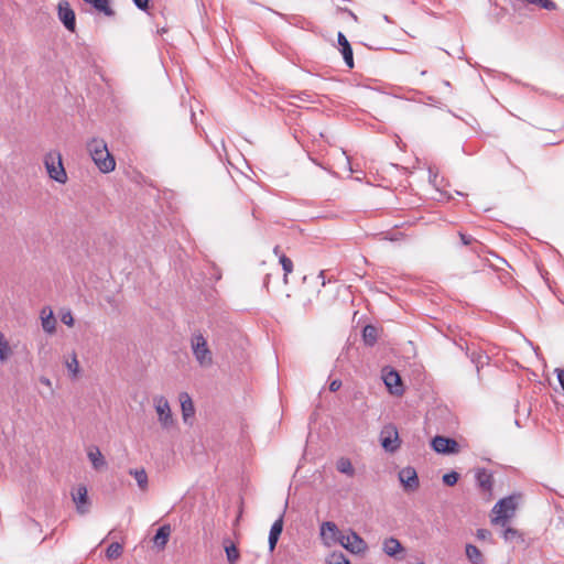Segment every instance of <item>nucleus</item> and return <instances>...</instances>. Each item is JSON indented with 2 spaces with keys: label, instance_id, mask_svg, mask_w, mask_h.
Masks as SVG:
<instances>
[{
  "label": "nucleus",
  "instance_id": "1",
  "mask_svg": "<svg viewBox=\"0 0 564 564\" xmlns=\"http://www.w3.org/2000/svg\"><path fill=\"white\" fill-rule=\"evenodd\" d=\"M87 150L100 172L109 173L115 170L116 161L110 154L105 140L98 138L91 139L87 143Z\"/></svg>",
  "mask_w": 564,
  "mask_h": 564
},
{
  "label": "nucleus",
  "instance_id": "2",
  "mask_svg": "<svg viewBox=\"0 0 564 564\" xmlns=\"http://www.w3.org/2000/svg\"><path fill=\"white\" fill-rule=\"evenodd\" d=\"M193 355L200 367L207 368L213 365V352L208 347L207 339L199 332L191 337Z\"/></svg>",
  "mask_w": 564,
  "mask_h": 564
},
{
  "label": "nucleus",
  "instance_id": "3",
  "mask_svg": "<svg viewBox=\"0 0 564 564\" xmlns=\"http://www.w3.org/2000/svg\"><path fill=\"white\" fill-rule=\"evenodd\" d=\"M517 509V497L509 496L500 499L494 507L491 522L497 525L506 527L509 519L514 516Z\"/></svg>",
  "mask_w": 564,
  "mask_h": 564
},
{
  "label": "nucleus",
  "instance_id": "4",
  "mask_svg": "<svg viewBox=\"0 0 564 564\" xmlns=\"http://www.w3.org/2000/svg\"><path fill=\"white\" fill-rule=\"evenodd\" d=\"M44 164L48 173V176L52 180L61 184L66 183L67 174L62 163V156L58 152L47 153L44 158Z\"/></svg>",
  "mask_w": 564,
  "mask_h": 564
},
{
  "label": "nucleus",
  "instance_id": "5",
  "mask_svg": "<svg viewBox=\"0 0 564 564\" xmlns=\"http://www.w3.org/2000/svg\"><path fill=\"white\" fill-rule=\"evenodd\" d=\"M154 408L158 414V420L164 430H170L175 425L170 403L163 395H155L153 398Z\"/></svg>",
  "mask_w": 564,
  "mask_h": 564
},
{
  "label": "nucleus",
  "instance_id": "6",
  "mask_svg": "<svg viewBox=\"0 0 564 564\" xmlns=\"http://www.w3.org/2000/svg\"><path fill=\"white\" fill-rule=\"evenodd\" d=\"M380 444L388 453H395L401 445L399 432L395 425L387 424L380 432Z\"/></svg>",
  "mask_w": 564,
  "mask_h": 564
},
{
  "label": "nucleus",
  "instance_id": "7",
  "mask_svg": "<svg viewBox=\"0 0 564 564\" xmlns=\"http://www.w3.org/2000/svg\"><path fill=\"white\" fill-rule=\"evenodd\" d=\"M337 543L354 554H361L367 550V543L355 531L341 533Z\"/></svg>",
  "mask_w": 564,
  "mask_h": 564
},
{
  "label": "nucleus",
  "instance_id": "8",
  "mask_svg": "<svg viewBox=\"0 0 564 564\" xmlns=\"http://www.w3.org/2000/svg\"><path fill=\"white\" fill-rule=\"evenodd\" d=\"M57 14H58V19L63 23V25L68 31L74 32L76 29V18H75V12L70 8V4L68 1L62 0L58 2Z\"/></svg>",
  "mask_w": 564,
  "mask_h": 564
},
{
  "label": "nucleus",
  "instance_id": "9",
  "mask_svg": "<svg viewBox=\"0 0 564 564\" xmlns=\"http://www.w3.org/2000/svg\"><path fill=\"white\" fill-rule=\"evenodd\" d=\"M432 447L441 454H455L458 453L459 445L453 438L437 435L432 440Z\"/></svg>",
  "mask_w": 564,
  "mask_h": 564
},
{
  "label": "nucleus",
  "instance_id": "10",
  "mask_svg": "<svg viewBox=\"0 0 564 564\" xmlns=\"http://www.w3.org/2000/svg\"><path fill=\"white\" fill-rule=\"evenodd\" d=\"M382 551L388 556L393 557L398 561L404 558L405 549L403 547L401 542L393 536L386 538L382 541Z\"/></svg>",
  "mask_w": 564,
  "mask_h": 564
},
{
  "label": "nucleus",
  "instance_id": "11",
  "mask_svg": "<svg viewBox=\"0 0 564 564\" xmlns=\"http://www.w3.org/2000/svg\"><path fill=\"white\" fill-rule=\"evenodd\" d=\"M399 480L406 491H414L420 486L416 470L410 466L404 467L399 471Z\"/></svg>",
  "mask_w": 564,
  "mask_h": 564
},
{
  "label": "nucleus",
  "instance_id": "12",
  "mask_svg": "<svg viewBox=\"0 0 564 564\" xmlns=\"http://www.w3.org/2000/svg\"><path fill=\"white\" fill-rule=\"evenodd\" d=\"M343 532L337 528L334 522L326 521L321 525V535L325 544L329 545L337 542V538Z\"/></svg>",
  "mask_w": 564,
  "mask_h": 564
},
{
  "label": "nucleus",
  "instance_id": "13",
  "mask_svg": "<svg viewBox=\"0 0 564 564\" xmlns=\"http://www.w3.org/2000/svg\"><path fill=\"white\" fill-rule=\"evenodd\" d=\"M178 400L181 403L183 421L184 423H188L189 419H192L195 414L193 400L187 392H181L178 395Z\"/></svg>",
  "mask_w": 564,
  "mask_h": 564
},
{
  "label": "nucleus",
  "instance_id": "14",
  "mask_svg": "<svg viewBox=\"0 0 564 564\" xmlns=\"http://www.w3.org/2000/svg\"><path fill=\"white\" fill-rule=\"evenodd\" d=\"M40 316L43 330L50 335L54 334L56 329V319L53 311L50 307H43Z\"/></svg>",
  "mask_w": 564,
  "mask_h": 564
},
{
  "label": "nucleus",
  "instance_id": "15",
  "mask_svg": "<svg viewBox=\"0 0 564 564\" xmlns=\"http://www.w3.org/2000/svg\"><path fill=\"white\" fill-rule=\"evenodd\" d=\"M337 40H338V44L341 47L340 51H341L345 64L349 68H352L354 67V55H352V48H351L348 40L341 32L338 33Z\"/></svg>",
  "mask_w": 564,
  "mask_h": 564
},
{
  "label": "nucleus",
  "instance_id": "16",
  "mask_svg": "<svg viewBox=\"0 0 564 564\" xmlns=\"http://www.w3.org/2000/svg\"><path fill=\"white\" fill-rule=\"evenodd\" d=\"M87 4L91 6L94 10L108 18H113L116 12L110 6V0H84Z\"/></svg>",
  "mask_w": 564,
  "mask_h": 564
},
{
  "label": "nucleus",
  "instance_id": "17",
  "mask_svg": "<svg viewBox=\"0 0 564 564\" xmlns=\"http://www.w3.org/2000/svg\"><path fill=\"white\" fill-rule=\"evenodd\" d=\"M73 501L76 503L77 511L79 513L87 512V488L83 485L78 486L75 491L72 494Z\"/></svg>",
  "mask_w": 564,
  "mask_h": 564
},
{
  "label": "nucleus",
  "instance_id": "18",
  "mask_svg": "<svg viewBox=\"0 0 564 564\" xmlns=\"http://www.w3.org/2000/svg\"><path fill=\"white\" fill-rule=\"evenodd\" d=\"M282 530H283V516H280L279 519H276L271 529H270V533H269V550L270 552H273L275 546H276V543L279 541V538L282 533Z\"/></svg>",
  "mask_w": 564,
  "mask_h": 564
},
{
  "label": "nucleus",
  "instance_id": "19",
  "mask_svg": "<svg viewBox=\"0 0 564 564\" xmlns=\"http://www.w3.org/2000/svg\"><path fill=\"white\" fill-rule=\"evenodd\" d=\"M383 381H384V384L387 386V388L391 392H393V393L399 392L398 386L400 384L401 379L397 371L389 370L388 372H386L383 375Z\"/></svg>",
  "mask_w": 564,
  "mask_h": 564
},
{
  "label": "nucleus",
  "instance_id": "20",
  "mask_svg": "<svg viewBox=\"0 0 564 564\" xmlns=\"http://www.w3.org/2000/svg\"><path fill=\"white\" fill-rule=\"evenodd\" d=\"M476 480L479 487L485 491H490L492 488V475L486 469H479L476 474Z\"/></svg>",
  "mask_w": 564,
  "mask_h": 564
},
{
  "label": "nucleus",
  "instance_id": "21",
  "mask_svg": "<svg viewBox=\"0 0 564 564\" xmlns=\"http://www.w3.org/2000/svg\"><path fill=\"white\" fill-rule=\"evenodd\" d=\"M171 534V528L170 525H162L161 528L158 529L154 538H153V542L156 546L163 549L167 541H169V536Z\"/></svg>",
  "mask_w": 564,
  "mask_h": 564
},
{
  "label": "nucleus",
  "instance_id": "22",
  "mask_svg": "<svg viewBox=\"0 0 564 564\" xmlns=\"http://www.w3.org/2000/svg\"><path fill=\"white\" fill-rule=\"evenodd\" d=\"M87 456L95 469H100L106 466V460L98 447H91Z\"/></svg>",
  "mask_w": 564,
  "mask_h": 564
},
{
  "label": "nucleus",
  "instance_id": "23",
  "mask_svg": "<svg viewBox=\"0 0 564 564\" xmlns=\"http://www.w3.org/2000/svg\"><path fill=\"white\" fill-rule=\"evenodd\" d=\"M378 328L373 325H366L362 330V339L366 345L373 346L378 339Z\"/></svg>",
  "mask_w": 564,
  "mask_h": 564
},
{
  "label": "nucleus",
  "instance_id": "24",
  "mask_svg": "<svg viewBox=\"0 0 564 564\" xmlns=\"http://www.w3.org/2000/svg\"><path fill=\"white\" fill-rule=\"evenodd\" d=\"M466 556L473 564H482L484 563V556H482L480 550L473 544L466 545Z\"/></svg>",
  "mask_w": 564,
  "mask_h": 564
},
{
  "label": "nucleus",
  "instance_id": "25",
  "mask_svg": "<svg viewBox=\"0 0 564 564\" xmlns=\"http://www.w3.org/2000/svg\"><path fill=\"white\" fill-rule=\"evenodd\" d=\"M336 468L339 473L345 474L349 477L355 475V468L347 457H340L336 463Z\"/></svg>",
  "mask_w": 564,
  "mask_h": 564
},
{
  "label": "nucleus",
  "instance_id": "26",
  "mask_svg": "<svg viewBox=\"0 0 564 564\" xmlns=\"http://www.w3.org/2000/svg\"><path fill=\"white\" fill-rule=\"evenodd\" d=\"M65 366L69 372V376L74 379V378H77L78 373H79V362H78V359H77V356L75 352L72 354V357L70 359H67L65 361Z\"/></svg>",
  "mask_w": 564,
  "mask_h": 564
},
{
  "label": "nucleus",
  "instance_id": "27",
  "mask_svg": "<svg viewBox=\"0 0 564 564\" xmlns=\"http://www.w3.org/2000/svg\"><path fill=\"white\" fill-rule=\"evenodd\" d=\"M130 475L134 477L140 489H145L148 486V475L144 469H131Z\"/></svg>",
  "mask_w": 564,
  "mask_h": 564
},
{
  "label": "nucleus",
  "instance_id": "28",
  "mask_svg": "<svg viewBox=\"0 0 564 564\" xmlns=\"http://www.w3.org/2000/svg\"><path fill=\"white\" fill-rule=\"evenodd\" d=\"M11 348L9 346L8 340L6 339L3 333L0 330V360H7L11 355Z\"/></svg>",
  "mask_w": 564,
  "mask_h": 564
},
{
  "label": "nucleus",
  "instance_id": "29",
  "mask_svg": "<svg viewBox=\"0 0 564 564\" xmlns=\"http://www.w3.org/2000/svg\"><path fill=\"white\" fill-rule=\"evenodd\" d=\"M471 362L476 366L477 372H479L480 368L488 362V356L482 352L473 351L470 355Z\"/></svg>",
  "mask_w": 564,
  "mask_h": 564
},
{
  "label": "nucleus",
  "instance_id": "30",
  "mask_svg": "<svg viewBox=\"0 0 564 564\" xmlns=\"http://www.w3.org/2000/svg\"><path fill=\"white\" fill-rule=\"evenodd\" d=\"M122 551H123V547L120 543L118 542H113L111 543L107 550H106V556L109 558V560H115V558H118L119 556H121L122 554Z\"/></svg>",
  "mask_w": 564,
  "mask_h": 564
},
{
  "label": "nucleus",
  "instance_id": "31",
  "mask_svg": "<svg viewBox=\"0 0 564 564\" xmlns=\"http://www.w3.org/2000/svg\"><path fill=\"white\" fill-rule=\"evenodd\" d=\"M227 560L230 564H235L239 558V552L235 544L225 545Z\"/></svg>",
  "mask_w": 564,
  "mask_h": 564
},
{
  "label": "nucleus",
  "instance_id": "32",
  "mask_svg": "<svg viewBox=\"0 0 564 564\" xmlns=\"http://www.w3.org/2000/svg\"><path fill=\"white\" fill-rule=\"evenodd\" d=\"M459 237H460L462 243L465 246L473 245L474 242H476V246L473 247V251L476 253H478L479 249L482 248V245L477 242L476 239L473 238L471 236H467L463 232H459Z\"/></svg>",
  "mask_w": 564,
  "mask_h": 564
},
{
  "label": "nucleus",
  "instance_id": "33",
  "mask_svg": "<svg viewBox=\"0 0 564 564\" xmlns=\"http://www.w3.org/2000/svg\"><path fill=\"white\" fill-rule=\"evenodd\" d=\"M280 263L283 268L284 276L286 278L288 274H290L293 271V262L290 258L282 254V256H280Z\"/></svg>",
  "mask_w": 564,
  "mask_h": 564
},
{
  "label": "nucleus",
  "instance_id": "34",
  "mask_svg": "<svg viewBox=\"0 0 564 564\" xmlns=\"http://www.w3.org/2000/svg\"><path fill=\"white\" fill-rule=\"evenodd\" d=\"M328 564H349V561L343 553H333L327 561Z\"/></svg>",
  "mask_w": 564,
  "mask_h": 564
},
{
  "label": "nucleus",
  "instance_id": "35",
  "mask_svg": "<svg viewBox=\"0 0 564 564\" xmlns=\"http://www.w3.org/2000/svg\"><path fill=\"white\" fill-rule=\"evenodd\" d=\"M459 478V475L456 471L447 473L443 476V482L446 486H454Z\"/></svg>",
  "mask_w": 564,
  "mask_h": 564
},
{
  "label": "nucleus",
  "instance_id": "36",
  "mask_svg": "<svg viewBox=\"0 0 564 564\" xmlns=\"http://www.w3.org/2000/svg\"><path fill=\"white\" fill-rule=\"evenodd\" d=\"M61 321L62 323H64L65 325L72 327L74 325V317H73V314L69 310L63 312L61 314Z\"/></svg>",
  "mask_w": 564,
  "mask_h": 564
},
{
  "label": "nucleus",
  "instance_id": "37",
  "mask_svg": "<svg viewBox=\"0 0 564 564\" xmlns=\"http://www.w3.org/2000/svg\"><path fill=\"white\" fill-rule=\"evenodd\" d=\"M518 536H519V532H518V530H516L513 528H507L503 531V539L506 541H513Z\"/></svg>",
  "mask_w": 564,
  "mask_h": 564
},
{
  "label": "nucleus",
  "instance_id": "38",
  "mask_svg": "<svg viewBox=\"0 0 564 564\" xmlns=\"http://www.w3.org/2000/svg\"><path fill=\"white\" fill-rule=\"evenodd\" d=\"M491 533L489 530L487 529H478L476 531V536L479 539V540H486L488 538H490Z\"/></svg>",
  "mask_w": 564,
  "mask_h": 564
},
{
  "label": "nucleus",
  "instance_id": "39",
  "mask_svg": "<svg viewBox=\"0 0 564 564\" xmlns=\"http://www.w3.org/2000/svg\"><path fill=\"white\" fill-rule=\"evenodd\" d=\"M135 7L140 10H147L149 0H132Z\"/></svg>",
  "mask_w": 564,
  "mask_h": 564
},
{
  "label": "nucleus",
  "instance_id": "40",
  "mask_svg": "<svg viewBox=\"0 0 564 564\" xmlns=\"http://www.w3.org/2000/svg\"><path fill=\"white\" fill-rule=\"evenodd\" d=\"M341 387V381L338 380V379H335L333 380L330 383H329V390L332 392H336L337 390H339V388Z\"/></svg>",
  "mask_w": 564,
  "mask_h": 564
},
{
  "label": "nucleus",
  "instance_id": "41",
  "mask_svg": "<svg viewBox=\"0 0 564 564\" xmlns=\"http://www.w3.org/2000/svg\"><path fill=\"white\" fill-rule=\"evenodd\" d=\"M324 274H325V272H324V271H321V272H319V274H318V278H321V279L323 280V281H322V285H323V286L326 284L325 279H324V276H325Z\"/></svg>",
  "mask_w": 564,
  "mask_h": 564
},
{
  "label": "nucleus",
  "instance_id": "42",
  "mask_svg": "<svg viewBox=\"0 0 564 564\" xmlns=\"http://www.w3.org/2000/svg\"><path fill=\"white\" fill-rule=\"evenodd\" d=\"M41 382H42V383H44V384H46V386H51V381H50V379H47V378H42V379H41Z\"/></svg>",
  "mask_w": 564,
  "mask_h": 564
},
{
  "label": "nucleus",
  "instance_id": "43",
  "mask_svg": "<svg viewBox=\"0 0 564 564\" xmlns=\"http://www.w3.org/2000/svg\"><path fill=\"white\" fill-rule=\"evenodd\" d=\"M442 84L445 86V87H451V83L448 80H443Z\"/></svg>",
  "mask_w": 564,
  "mask_h": 564
},
{
  "label": "nucleus",
  "instance_id": "44",
  "mask_svg": "<svg viewBox=\"0 0 564 564\" xmlns=\"http://www.w3.org/2000/svg\"><path fill=\"white\" fill-rule=\"evenodd\" d=\"M348 12H349V15H350L355 21H357V15H356L354 12H351V11H348Z\"/></svg>",
  "mask_w": 564,
  "mask_h": 564
},
{
  "label": "nucleus",
  "instance_id": "45",
  "mask_svg": "<svg viewBox=\"0 0 564 564\" xmlns=\"http://www.w3.org/2000/svg\"><path fill=\"white\" fill-rule=\"evenodd\" d=\"M279 252V247H275L274 248V253H278Z\"/></svg>",
  "mask_w": 564,
  "mask_h": 564
},
{
  "label": "nucleus",
  "instance_id": "46",
  "mask_svg": "<svg viewBox=\"0 0 564 564\" xmlns=\"http://www.w3.org/2000/svg\"><path fill=\"white\" fill-rule=\"evenodd\" d=\"M416 564H424L423 562L416 563Z\"/></svg>",
  "mask_w": 564,
  "mask_h": 564
}]
</instances>
